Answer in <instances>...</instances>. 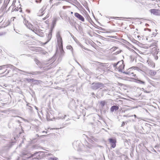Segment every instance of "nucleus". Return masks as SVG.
<instances>
[{"instance_id":"nucleus-1","label":"nucleus","mask_w":160,"mask_h":160,"mask_svg":"<svg viewBox=\"0 0 160 160\" xmlns=\"http://www.w3.org/2000/svg\"><path fill=\"white\" fill-rule=\"evenodd\" d=\"M6 68H10L12 69V70L16 71L17 72H18V71H20L23 72L25 73L28 74L32 75H39L42 73V72L40 71L31 72H29L26 71L21 70L10 64L4 65L0 66V70L5 69Z\"/></svg>"},{"instance_id":"nucleus-2","label":"nucleus","mask_w":160,"mask_h":160,"mask_svg":"<svg viewBox=\"0 0 160 160\" xmlns=\"http://www.w3.org/2000/svg\"><path fill=\"white\" fill-rule=\"evenodd\" d=\"M44 153L43 152H36L31 155L28 158H32V160H38L41 159L43 156Z\"/></svg>"},{"instance_id":"nucleus-3","label":"nucleus","mask_w":160,"mask_h":160,"mask_svg":"<svg viewBox=\"0 0 160 160\" xmlns=\"http://www.w3.org/2000/svg\"><path fill=\"white\" fill-rule=\"evenodd\" d=\"M31 30L39 36L43 37L44 36V33L43 32H41L42 30L39 29H38L37 27L34 26L31 28Z\"/></svg>"},{"instance_id":"nucleus-4","label":"nucleus","mask_w":160,"mask_h":160,"mask_svg":"<svg viewBox=\"0 0 160 160\" xmlns=\"http://www.w3.org/2000/svg\"><path fill=\"white\" fill-rule=\"evenodd\" d=\"M104 85L103 83L100 82L93 83L92 84L91 88L94 90H96L99 88L103 87Z\"/></svg>"},{"instance_id":"nucleus-5","label":"nucleus","mask_w":160,"mask_h":160,"mask_svg":"<svg viewBox=\"0 0 160 160\" xmlns=\"http://www.w3.org/2000/svg\"><path fill=\"white\" fill-rule=\"evenodd\" d=\"M150 52L151 54L153 55L154 57V58L155 60H157L158 58V57L157 55L159 52V49L158 48L152 49V50H150Z\"/></svg>"},{"instance_id":"nucleus-6","label":"nucleus","mask_w":160,"mask_h":160,"mask_svg":"<svg viewBox=\"0 0 160 160\" xmlns=\"http://www.w3.org/2000/svg\"><path fill=\"white\" fill-rule=\"evenodd\" d=\"M124 65L123 64V62L122 61H120V65L117 68L118 69V71L119 72H122L123 73H125L126 74H129L130 73L129 71H128L127 72H126L125 71H122L123 69H124Z\"/></svg>"},{"instance_id":"nucleus-7","label":"nucleus","mask_w":160,"mask_h":160,"mask_svg":"<svg viewBox=\"0 0 160 160\" xmlns=\"http://www.w3.org/2000/svg\"><path fill=\"white\" fill-rule=\"evenodd\" d=\"M74 16L79 20L82 22H84L85 19L78 12H75L74 13Z\"/></svg>"},{"instance_id":"nucleus-8","label":"nucleus","mask_w":160,"mask_h":160,"mask_svg":"<svg viewBox=\"0 0 160 160\" xmlns=\"http://www.w3.org/2000/svg\"><path fill=\"white\" fill-rule=\"evenodd\" d=\"M46 8L43 6L39 10L38 12L37 13V16H41L43 15L45 13L44 11L46 9Z\"/></svg>"},{"instance_id":"nucleus-9","label":"nucleus","mask_w":160,"mask_h":160,"mask_svg":"<svg viewBox=\"0 0 160 160\" xmlns=\"http://www.w3.org/2000/svg\"><path fill=\"white\" fill-rule=\"evenodd\" d=\"M146 63L147 64L148 66L151 68H154L155 66V63L153 62L148 58L146 61Z\"/></svg>"},{"instance_id":"nucleus-10","label":"nucleus","mask_w":160,"mask_h":160,"mask_svg":"<svg viewBox=\"0 0 160 160\" xmlns=\"http://www.w3.org/2000/svg\"><path fill=\"white\" fill-rule=\"evenodd\" d=\"M150 11L151 13L154 15L160 16V11L158 9H152Z\"/></svg>"},{"instance_id":"nucleus-11","label":"nucleus","mask_w":160,"mask_h":160,"mask_svg":"<svg viewBox=\"0 0 160 160\" xmlns=\"http://www.w3.org/2000/svg\"><path fill=\"white\" fill-rule=\"evenodd\" d=\"M109 141L111 145V147L113 148H114L116 146V140L115 139L110 138L109 139Z\"/></svg>"},{"instance_id":"nucleus-12","label":"nucleus","mask_w":160,"mask_h":160,"mask_svg":"<svg viewBox=\"0 0 160 160\" xmlns=\"http://www.w3.org/2000/svg\"><path fill=\"white\" fill-rule=\"evenodd\" d=\"M98 68H100L101 69L104 70L105 69L107 68L105 63H98Z\"/></svg>"},{"instance_id":"nucleus-13","label":"nucleus","mask_w":160,"mask_h":160,"mask_svg":"<svg viewBox=\"0 0 160 160\" xmlns=\"http://www.w3.org/2000/svg\"><path fill=\"white\" fill-rule=\"evenodd\" d=\"M23 23H24V24L26 25V26L30 29H31V28L33 27L34 26L32 25L29 23L28 22V21L26 20L25 19H24L23 21Z\"/></svg>"},{"instance_id":"nucleus-14","label":"nucleus","mask_w":160,"mask_h":160,"mask_svg":"<svg viewBox=\"0 0 160 160\" xmlns=\"http://www.w3.org/2000/svg\"><path fill=\"white\" fill-rule=\"evenodd\" d=\"M157 41H152L151 43L148 45L147 47L148 48H152V47H156L157 46Z\"/></svg>"},{"instance_id":"nucleus-15","label":"nucleus","mask_w":160,"mask_h":160,"mask_svg":"<svg viewBox=\"0 0 160 160\" xmlns=\"http://www.w3.org/2000/svg\"><path fill=\"white\" fill-rule=\"evenodd\" d=\"M83 111V110L81 109H77L76 110V114L78 116H81L82 115H83L84 116V115L82 114V111Z\"/></svg>"},{"instance_id":"nucleus-16","label":"nucleus","mask_w":160,"mask_h":160,"mask_svg":"<svg viewBox=\"0 0 160 160\" xmlns=\"http://www.w3.org/2000/svg\"><path fill=\"white\" fill-rule=\"evenodd\" d=\"M118 106L116 105H113L110 108V110L111 112H112L114 111H117L118 110Z\"/></svg>"},{"instance_id":"nucleus-17","label":"nucleus","mask_w":160,"mask_h":160,"mask_svg":"<svg viewBox=\"0 0 160 160\" xmlns=\"http://www.w3.org/2000/svg\"><path fill=\"white\" fill-rule=\"evenodd\" d=\"M57 42L59 47H62V37L57 38Z\"/></svg>"},{"instance_id":"nucleus-18","label":"nucleus","mask_w":160,"mask_h":160,"mask_svg":"<svg viewBox=\"0 0 160 160\" xmlns=\"http://www.w3.org/2000/svg\"><path fill=\"white\" fill-rule=\"evenodd\" d=\"M10 0H5L3 4V7L4 9H6Z\"/></svg>"},{"instance_id":"nucleus-19","label":"nucleus","mask_w":160,"mask_h":160,"mask_svg":"<svg viewBox=\"0 0 160 160\" xmlns=\"http://www.w3.org/2000/svg\"><path fill=\"white\" fill-rule=\"evenodd\" d=\"M59 48L60 50V57H63L64 55V54L65 53V52L63 49V46L62 47H59Z\"/></svg>"},{"instance_id":"nucleus-20","label":"nucleus","mask_w":160,"mask_h":160,"mask_svg":"<svg viewBox=\"0 0 160 160\" xmlns=\"http://www.w3.org/2000/svg\"><path fill=\"white\" fill-rule=\"evenodd\" d=\"M106 104V102L105 101H102L100 102V105L102 109H104L105 104Z\"/></svg>"},{"instance_id":"nucleus-21","label":"nucleus","mask_w":160,"mask_h":160,"mask_svg":"<svg viewBox=\"0 0 160 160\" xmlns=\"http://www.w3.org/2000/svg\"><path fill=\"white\" fill-rule=\"evenodd\" d=\"M28 151H27L25 150L22 151L21 153L20 156L21 157H23L24 156L27 155L28 154Z\"/></svg>"},{"instance_id":"nucleus-22","label":"nucleus","mask_w":160,"mask_h":160,"mask_svg":"<svg viewBox=\"0 0 160 160\" xmlns=\"http://www.w3.org/2000/svg\"><path fill=\"white\" fill-rule=\"evenodd\" d=\"M59 18H60L59 17H55L53 18L52 24L53 25H54L56 24V22L59 20Z\"/></svg>"},{"instance_id":"nucleus-23","label":"nucleus","mask_w":160,"mask_h":160,"mask_svg":"<svg viewBox=\"0 0 160 160\" xmlns=\"http://www.w3.org/2000/svg\"><path fill=\"white\" fill-rule=\"evenodd\" d=\"M156 72L153 70H150L149 71V74L152 76H154L156 75Z\"/></svg>"},{"instance_id":"nucleus-24","label":"nucleus","mask_w":160,"mask_h":160,"mask_svg":"<svg viewBox=\"0 0 160 160\" xmlns=\"http://www.w3.org/2000/svg\"><path fill=\"white\" fill-rule=\"evenodd\" d=\"M52 30H50L48 34V38L49 40H50L52 38Z\"/></svg>"},{"instance_id":"nucleus-25","label":"nucleus","mask_w":160,"mask_h":160,"mask_svg":"<svg viewBox=\"0 0 160 160\" xmlns=\"http://www.w3.org/2000/svg\"><path fill=\"white\" fill-rule=\"evenodd\" d=\"M136 82L138 83L145 85V82L144 81L139 80H136Z\"/></svg>"},{"instance_id":"nucleus-26","label":"nucleus","mask_w":160,"mask_h":160,"mask_svg":"<svg viewBox=\"0 0 160 160\" xmlns=\"http://www.w3.org/2000/svg\"><path fill=\"white\" fill-rule=\"evenodd\" d=\"M19 3V0H14L13 1L12 5L14 6L15 5V4H18V3Z\"/></svg>"},{"instance_id":"nucleus-27","label":"nucleus","mask_w":160,"mask_h":160,"mask_svg":"<svg viewBox=\"0 0 160 160\" xmlns=\"http://www.w3.org/2000/svg\"><path fill=\"white\" fill-rule=\"evenodd\" d=\"M67 48L68 49L71 50L72 53L73 54V49L72 47L70 45H68L67 46Z\"/></svg>"},{"instance_id":"nucleus-28","label":"nucleus","mask_w":160,"mask_h":160,"mask_svg":"<svg viewBox=\"0 0 160 160\" xmlns=\"http://www.w3.org/2000/svg\"><path fill=\"white\" fill-rule=\"evenodd\" d=\"M120 63V61L118 62L117 63H115L113 64V66L115 68H118V65Z\"/></svg>"},{"instance_id":"nucleus-29","label":"nucleus","mask_w":160,"mask_h":160,"mask_svg":"<svg viewBox=\"0 0 160 160\" xmlns=\"http://www.w3.org/2000/svg\"><path fill=\"white\" fill-rule=\"evenodd\" d=\"M48 160H58V158L56 157H50L48 158Z\"/></svg>"},{"instance_id":"nucleus-30","label":"nucleus","mask_w":160,"mask_h":160,"mask_svg":"<svg viewBox=\"0 0 160 160\" xmlns=\"http://www.w3.org/2000/svg\"><path fill=\"white\" fill-rule=\"evenodd\" d=\"M81 48H83L85 50H86L88 51H90V50L86 48H85L83 46H82L81 43H80V44L79 45Z\"/></svg>"},{"instance_id":"nucleus-31","label":"nucleus","mask_w":160,"mask_h":160,"mask_svg":"<svg viewBox=\"0 0 160 160\" xmlns=\"http://www.w3.org/2000/svg\"><path fill=\"white\" fill-rule=\"evenodd\" d=\"M57 38L61 37L60 36V31L58 32L56 34Z\"/></svg>"},{"instance_id":"nucleus-32","label":"nucleus","mask_w":160,"mask_h":160,"mask_svg":"<svg viewBox=\"0 0 160 160\" xmlns=\"http://www.w3.org/2000/svg\"><path fill=\"white\" fill-rule=\"evenodd\" d=\"M49 114L47 113L46 114L47 119L48 120H52V118L49 116Z\"/></svg>"},{"instance_id":"nucleus-33","label":"nucleus","mask_w":160,"mask_h":160,"mask_svg":"<svg viewBox=\"0 0 160 160\" xmlns=\"http://www.w3.org/2000/svg\"><path fill=\"white\" fill-rule=\"evenodd\" d=\"M87 19L89 22H90V21H91V18L88 15V16H87Z\"/></svg>"},{"instance_id":"nucleus-34","label":"nucleus","mask_w":160,"mask_h":160,"mask_svg":"<svg viewBox=\"0 0 160 160\" xmlns=\"http://www.w3.org/2000/svg\"><path fill=\"white\" fill-rule=\"evenodd\" d=\"M66 117V116L65 115H64V116H62V117L60 116H59V118L60 119H63L65 118V117Z\"/></svg>"},{"instance_id":"nucleus-35","label":"nucleus","mask_w":160,"mask_h":160,"mask_svg":"<svg viewBox=\"0 0 160 160\" xmlns=\"http://www.w3.org/2000/svg\"><path fill=\"white\" fill-rule=\"evenodd\" d=\"M152 47V48H148V47H147V48H148V49L149 48L151 50H152V49H153L154 48V49L155 48H158L157 47V46L156 47Z\"/></svg>"},{"instance_id":"nucleus-36","label":"nucleus","mask_w":160,"mask_h":160,"mask_svg":"<svg viewBox=\"0 0 160 160\" xmlns=\"http://www.w3.org/2000/svg\"><path fill=\"white\" fill-rule=\"evenodd\" d=\"M31 50L33 51H36L37 52L38 49L35 48H32V49H31Z\"/></svg>"},{"instance_id":"nucleus-37","label":"nucleus","mask_w":160,"mask_h":160,"mask_svg":"<svg viewBox=\"0 0 160 160\" xmlns=\"http://www.w3.org/2000/svg\"><path fill=\"white\" fill-rule=\"evenodd\" d=\"M117 48V47H113L112 48H111L110 50L111 51H114Z\"/></svg>"},{"instance_id":"nucleus-38","label":"nucleus","mask_w":160,"mask_h":160,"mask_svg":"<svg viewBox=\"0 0 160 160\" xmlns=\"http://www.w3.org/2000/svg\"><path fill=\"white\" fill-rule=\"evenodd\" d=\"M34 61L37 64H39V61H38V59H34Z\"/></svg>"},{"instance_id":"nucleus-39","label":"nucleus","mask_w":160,"mask_h":160,"mask_svg":"<svg viewBox=\"0 0 160 160\" xmlns=\"http://www.w3.org/2000/svg\"><path fill=\"white\" fill-rule=\"evenodd\" d=\"M10 70L9 69H6L5 71V72H6V74H8L9 73L10 71Z\"/></svg>"},{"instance_id":"nucleus-40","label":"nucleus","mask_w":160,"mask_h":160,"mask_svg":"<svg viewBox=\"0 0 160 160\" xmlns=\"http://www.w3.org/2000/svg\"><path fill=\"white\" fill-rule=\"evenodd\" d=\"M49 17V15L48 14L44 18H43V20H45L47 18H48Z\"/></svg>"},{"instance_id":"nucleus-41","label":"nucleus","mask_w":160,"mask_h":160,"mask_svg":"<svg viewBox=\"0 0 160 160\" xmlns=\"http://www.w3.org/2000/svg\"><path fill=\"white\" fill-rule=\"evenodd\" d=\"M76 42L78 45H79L80 43L78 41V40L77 39H76V40H75L74 41Z\"/></svg>"},{"instance_id":"nucleus-42","label":"nucleus","mask_w":160,"mask_h":160,"mask_svg":"<svg viewBox=\"0 0 160 160\" xmlns=\"http://www.w3.org/2000/svg\"><path fill=\"white\" fill-rule=\"evenodd\" d=\"M14 8H13V10H14V11H18V8H17L15 7H16V6L15 5H14Z\"/></svg>"},{"instance_id":"nucleus-43","label":"nucleus","mask_w":160,"mask_h":160,"mask_svg":"<svg viewBox=\"0 0 160 160\" xmlns=\"http://www.w3.org/2000/svg\"><path fill=\"white\" fill-rule=\"evenodd\" d=\"M26 80L28 82H31V79L30 78H26Z\"/></svg>"},{"instance_id":"nucleus-44","label":"nucleus","mask_w":160,"mask_h":160,"mask_svg":"<svg viewBox=\"0 0 160 160\" xmlns=\"http://www.w3.org/2000/svg\"><path fill=\"white\" fill-rule=\"evenodd\" d=\"M107 37H108V38H115V37H116V36H108Z\"/></svg>"},{"instance_id":"nucleus-45","label":"nucleus","mask_w":160,"mask_h":160,"mask_svg":"<svg viewBox=\"0 0 160 160\" xmlns=\"http://www.w3.org/2000/svg\"><path fill=\"white\" fill-rule=\"evenodd\" d=\"M70 7L69 6H63L62 7V8L63 9H66L67 8H69Z\"/></svg>"},{"instance_id":"nucleus-46","label":"nucleus","mask_w":160,"mask_h":160,"mask_svg":"<svg viewBox=\"0 0 160 160\" xmlns=\"http://www.w3.org/2000/svg\"><path fill=\"white\" fill-rule=\"evenodd\" d=\"M28 109L30 110L32 112V108L31 107V106H29V108Z\"/></svg>"},{"instance_id":"nucleus-47","label":"nucleus","mask_w":160,"mask_h":160,"mask_svg":"<svg viewBox=\"0 0 160 160\" xmlns=\"http://www.w3.org/2000/svg\"><path fill=\"white\" fill-rule=\"evenodd\" d=\"M42 0H39L38 1V0H36L35 1V2L36 3H40L41 2Z\"/></svg>"},{"instance_id":"nucleus-48","label":"nucleus","mask_w":160,"mask_h":160,"mask_svg":"<svg viewBox=\"0 0 160 160\" xmlns=\"http://www.w3.org/2000/svg\"><path fill=\"white\" fill-rule=\"evenodd\" d=\"M75 103V102L74 101H72L70 103V105H69L70 106L71 105L74 104Z\"/></svg>"},{"instance_id":"nucleus-49","label":"nucleus","mask_w":160,"mask_h":160,"mask_svg":"<svg viewBox=\"0 0 160 160\" xmlns=\"http://www.w3.org/2000/svg\"><path fill=\"white\" fill-rule=\"evenodd\" d=\"M31 79V81H32V82H34V81H37L36 80H35L33 78H32V79Z\"/></svg>"},{"instance_id":"nucleus-50","label":"nucleus","mask_w":160,"mask_h":160,"mask_svg":"<svg viewBox=\"0 0 160 160\" xmlns=\"http://www.w3.org/2000/svg\"><path fill=\"white\" fill-rule=\"evenodd\" d=\"M56 89H61V88L59 87H57L56 88Z\"/></svg>"},{"instance_id":"nucleus-51","label":"nucleus","mask_w":160,"mask_h":160,"mask_svg":"<svg viewBox=\"0 0 160 160\" xmlns=\"http://www.w3.org/2000/svg\"><path fill=\"white\" fill-rule=\"evenodd\" d=\"M70 34L71 35V36L72 37V38H74V36L71 33H70Z\"/></svg>"},{"instance_id":"nucleus-52","label":"nucleus","mask_w":160,"mask_h":160,"mask_svg":"<svg viewBox=\"0 0 160 160\" xmlns=\"http://www.w3.org/2000/svg\"><path fill=\"white\" fill-rule=\"evenodd\" d=\"M14 18H11V21H14Z\"/></svg>"},{"instance_id":"nucleus-53","label":"nucleus","mask_w":160,"mask_h":160,"mask_svg":"<svg viewBox=\"0 0 160 160\" xmlns=\"http://www.w3.org/2000/svg\"><path fill=\"white\" fill-rule=\"evenodd\" d=\"M23 120H24V121H25V122H28V120L27 119H24Z\"/></svg>"},{"instance_id":"nucleus-54","label":"nucleus","mask_w":160,"mask_h":160,"mask_svg":"<svg viewBox=\"0 0 160 160\" xmlns=\"http://www.w3.org/2000/svg\"><path fill=\"white\" fill-rule=\"evenodd\" d=\"M134 68L133 67H132L131 68H129L128 69V70H129L130 71L131 69H132V68Z\"/></svg>"},{"instance_id":"nucleus-55","label":"nucleus","mask_w":160,"mask_h":160,"mask_svg":"<svg viewBox=\"0 0 160 160\" xmlns=\"http://www.w3.org/2000/svg\"><path fill=\"white\" fill-rule=\"evenodd\" d=\"M35 108L37 110H38V108L37 107L35 106Z\"/></svg>"},{"instance_id":"nucleus-56","label":"nucleus","mask_w":160,"mask_h":160,"mask_svg":"<svg viewBox=\"0 0 160 160\" xmlns=\"http://www.w3.org/2000/svg\"><path fill=\"white\" fill-rule=\"evenodd\" d=\"M77 159L79 160H82V159L81 158H76Z\"/></svg>"},{"instance_id":"nucleus-57","label":"nucleus","mask_w":160,"mask_h":160,"mask_svg":"<svg viewBox=\"0 0 160 160\" xmlns=\"http://www.w3.org/2000/svg\"><path fill=\"white\" fill-rule=\"evenodd\" d=\"M91 94H92V95H95V94L94 93V92H92Z\"/></svg>"},{"instance_id":"nucleus-58","label":"nucleus","mask_w":160,"mask_h":160,"mask_svg":"<svg viewBox=\"0 0 160 160\" xmlns=\"http://www.w3.org/2000/svg\"><path fill=\"white\" fill-rule=\"evenodd\" d=\"M73 38L74 41H75V40H76L77 39L76 38H75V37H74V38Z\"/></svg>"},{"instance_id":"nucleus-59","label":"nucleus","mask_w":160,"mask_h":160,"mask_svg":"<svg viewBox=\"0 0 160 160\" xmlns=\"http://www.w3.org/2000/svg\"><path fill=\"white\" fill-rule=\"evenodd\" d=\"M124 122H123V123H122V126H123V125H124Z\"/></svg>"},{"instance_id":"nucleus-60","label":"nucleus","mask_w":160,"mask_h":160,"mask_svg":"<svg viewBox=\"0 0 160 160\" xmlns=\"http://www.w3.org/2000/svg\"><path fill=\"white\" fill-rule=\"evenodd\" d=\"M144 92H146V93H149V92H147V91H144Z\"/></svg>"},{"instance_id":"nucleus-61","label":"nucleus","mask_w":160,"mask_h":160,"mask_svg":"<svg viewBox=\"0 0 160 160\" xmlns=\"http://www.w3.org/2000/svg\"><path fill=\"white\" fill-rule=\"evenodd\" d=\"M61 2H60V1H59V2H58V3H57V4H59V3H61Z\"/></svg>"},{"instance_id":"nucleus-62","label":"nucleus","mask_w":160,"mask_h":160,"mask_svg":"<svg viewBox=\"0 0 160 160\" xmlns=\"http://www.w3.org/2000/svg\"><path fill=\"white\" fill-rule=\"evenodd\" d=\"M45 132L46 133H47V132H45L44 131L42 132Z\"/></svg>"},{"instance_id":"nucleus-63","label":"nucleus","mask_w":160,"mask_h":160,"mask_svg":"<svg viewBox=\"0 0 160 160\" xmlns=\"http://www.w3.org/2000/svg\"><path fill=\"white\" fill-rule=\"evenodd\" d=\"M134 116L135 118H136V117H137L136 115H134Z\"/></svg>"},{"instance_id":"nucleus-64","label":"nucleus","mask_w":160,"mask_h":160,"mask_svg":"<svg viewBox=\"0 0 160 160\" xmlns=\"http://www.w3.org/2000/svg\"><path fill=\"white\" fill-rule=\"evenodd\" d=\"M16 117H17V118H22L21 117H19V116H17Z\"/></svg>"}]
</instances>
